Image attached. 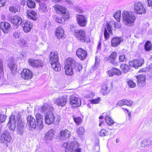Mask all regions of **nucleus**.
I'll list each match as a JSON object with an SVG mask.
<instances>
[{
    "label": "nucleus",
    "mask_w": 152,
    "mask_h": 152,
    "mask_svg": "<svg viewBox=\"0 0 152 152\" xmlns=\"http://www.w3.org/2000/svg\"><path fill=\"white\" fill-rule=\"evenodd\" d=\"M63 146L65 148V152H81L80 144L76 141L64 143Z\"/></svg>",
    "instance_id": "20e7f679"
},
{
    "label": "nucleus",
    "mask_w": 152,
    "mask_h": 152,
    "mask_svg": "<svg viewBox=\"0 0 152 152\" xmlns=\"http://www.w3.org/2000/svg\"><path fill=\"white\" fill-rule=\"evenodd\" d=\"M122 41V39L120 37H115L112 38L111 41V46L115 47L120 44Z\"/></svg>",
    "instance_id": "c85d7f7f"
},
{
    "label": "nucleus",
    "mask_w": 152,
    "mask_h": 152,
    "mask_svg": "<svg viewBox=\"0 0 152 152\" xmlns=\"http://www.w3.org/2000/svg\"><path fill=\"white\" fill-rule=\"evenodd\" d=\"M125 105L131 107L133 104V102L130 100L125 99Z\"/></svg>",
    "instance_id": "09e8293b"
},
{
    "label": "nucleus",
    "mask_w": 152,
    "mask_h": 152,
    "mask_svg": "<svg viewBox=\"0 0 152 152\" xmlns=\"http://www.w3.org/2000/svg\"><path fill=\"white\" fill-rule=\"evenodd\" d=\"M8 66L12 70H14L16 67V65L12 63L11 64H9Z\"/></svg>",
    "instance_id": "bf43d9fd"
},
{
    "label": "nucleus",
    "mask_w": 152,
    "mask_h": 152,
    "mask_svg": "<svg viewBox=\"0 0 152 152\" xmlns=\"http://www.w3.org/2000/svg\"><path fill=\"white\" fill-rule=\"evenodd\" d=\"M21 26L23 28V31L26 33L30 31L32 27V23L26 20L23 21Z\"/></svg>",
    "instance_id": "f3484780"
},
{
    "label": "nucleus",
    "mask_w": 152,
    "mask_h": 152,
    "mask_svg": "<svg viewBox=\"0 0 152 152\" xmlns=\"http://www.w3.org/2000/svg\"><path fill=\"white\" fill-rule=\"evenodd\" d=\"M102 91L104 92V95L107 94L110 91V89L106 85H104L102 86Z\"/></svg>",
    "instance_id": "4c0bfd02"
},
{
    "label": "nucleus",
    "mask_w": 152,
    "mask_h": 152,
    "mask_svg": "<svg viewBox=\"0 0 152 152\" xmlns=\"http://www.w3.org/2000/svg\"><path fill=\"white\" fill-rule=\"evenodd\" d=\"M130 66L129 65L123 64L120 66L122 72L124 73L127 72L130 69Z\"/></svg>",
    "instance_id": "2f4dec72"
},
{
    "label": "nucleus",
    "mask_w": 152,
    "mask_h": 152,
    "mask_svg": "<svg viewBox=\"0 0 152 152\" xmlns=\"http://www.w3.org/2000/svg\"><path fill=\"white\" fill-rule=\"evenodd\" d=\"M18 10L19 8L18 7L16 6H10L9 8V10L10 12L13 13H15L18 12Z\"/></svg>",
    "instance_id": "f704fd0d"
},
{
    "label": "nucleus",
    "mask_w": 152,
    "mask_h": 152,
    "mask_svg": "<svg viewBox=\"0 0 152 152\" xmlns=\"http://www.w3.org/2000/svg\"><path fill=\"white\" fill-rule=\"evenodd\" d=\"M128 84L130 87L134 88L136 86V84L132 80H129L127 81Z\"/></svg>",
    "instance_id": "a18cd8bd"
},
{
    "label": "nucleus",
    "mask_w": 152,
    "mask_h": 152,
    "mask_svg": "<svg viewBox=\"0 0 152 152\" xmlns=\"http://www.w3.org/2000/svg\"><path fill=\"white\" fill-rule=\"evenodd\" d=\"M10 24L7 22H1L0 24V28L3 32L7 33L10 29Z\"/></svg>",
    "instance_id": "bb28decb"
},
{
    "label": "nucleus",
    "mask_w": 152,
    "mask_h": 152,
    "mask_svg": "<svg viewBox=\"0 0 152 152\" xmlns=\"http://www.w3.org/2000/svg\"><path fill=\"white\" fill-rule=\"evenodd\" d=\"M75 69L78 72H80L82 69V66L80 64H76L75 65Z\"/></svg>",
    "instance_id": "49530a36"
},
{
    "label": "nucleus",
    "mask_w": 152,
    "mask_h": 152,
    "mask_svg": "<svg viewBox=\"0 0 152 152\" xmlns=\"http://www.w3.org/2000/svg\"><path fill=\"white\" fill-rule=\"evenodd\" d=\"M105 119L106 122L109 126H111L114 124V121L109 116L106 115Z\"/></svg>",
    "instance_id": "473e14b6"
},
{
    "label": "nucleus",
    "mask_w": 152,
    "mask_h": 152,
    "mask_svg": "<svg viewBox=\"0 0 152 152\" xmlns=\"http://www.w3.org/2000/svg\"><path fill=\"white\" fill-rule=\"evenodd\" d=\"M39 11L41 12H45L47 10V6L45 3L39 4Z\"/></svg>",
    "instance_id": "72a5a7b5"
},
{
    "label": "nucleus",
    "mask_w": 152,
    "mask_h": 152,
    "mask_svg": "<svg viewBox=\"0 0 152 152\" xmlns=\"http://www.w3.org/2000/svg\"><path fill=\"white\" fill-rule=\"evenodd\" d=\"M13 36L15 38H19L20 37V32L19 31H16L13 34Z\"/></svg>",
    "instance_id": "de8ad7c7"
},
{
    "label": "nucleus",
    "mask_w": 152,
    "mask_h": 152,
    "mask_svg": "<svg viewBox=\"0 0 152 152\" xmlns=\"http://www.w3.org/2000/svg\"><path fill=\"white\" fill-rule=\"evenodd\" d=\"M101 42L100 41L98 42V44L97 47V49L98 50H99L101 49Z\"/></svg>",
    "instance_id": "69168bd1"
},
{
    "label": "nucleus",
    "mask_w": 152,
    "mask_h": 152,
    "mask_svg": "<svg viewBox=\"0 0 152 152\" xmlns=\"http://www.w3.org/2000/svg\"><path fill=\"white\" fill-rule=\"evenodd\" d=\"M148 6L152 7V0H148Z\"/></svg>",
    "instance_id": "338daca9"
},
{
    "label": "nucleus",
    "mask_w": 152,
    "mask_h": 152,
    "mask_svg": "<svg viewBox=\"0 0 152 152\" xmlns=\"http://www.w3.org/2000/svg\"><path fill=\"white\" fill-rule=\"evenodd\" d=\"M74 9L78 12L82 13L83 12V10H82L79 7H78L77 6H75L74 7Z\"/></svg>",
    "instance_id": "052dcab7"
},
{
    "label": "nucleus",
    "mask_w": 152,
    "mask_h": 152,
    "mask_svg": "<svg viewBox=\"0 0 152 152\" xmlns=\"http://www.w3.org/2000/svg\"><path fill=\"white\" fill-rule=\"evenodd\" d=\"M10 21L13 24L16 26H18L19 25H21L23 21L20 17L15 15L11 18Z\"/></svg>",
    "instance_id": "b1692460"
},
{
    "label": "nucleus",
    "mask_w": 152,
    "mask_h": 152,
    "mask_svg": "<svg viewBox=\"0 0 152 152\" xmlns=\"http://www.w3.org/2000/svg\"><path fill=\"white\" fill-rule=\"evenodd\" d=\"M107 28L109 32L110 33L112 34V31L111 29L112 26H110V23H107Z\"/></svg>",
    "instance_id": "6e6d98bb"
},
{
    "label": "nucleus",
    "mask_w": 152,
    "mask_h": 152,
    "mask_svg": "<svg viewBox=\"0 0 152 152\" xmlns=\"http://www.w3.org/2000/svg\"><path fill=\"white\" fill-rule=\"evenodd\" d=\"M138 85L140 86L144 87L146 84V78L145 75H140L136 76Z\"/></svg>",
    "instance_id": "5701e85b"
},
{
    "label": "nucleus",
    "mask_w": 152,
    "mask_h": 152,
    "mask_svg": "<svg viewBox=\"0 0 152 152\" xmlns=\"http://www.w3.org/2000/svg\"><path fill=\"white\" fill-rule=\"evenodd\" d=\"M113 23L114 24V27L115 28H120L121 27V25L119 23H116L115 21H112L111 22Z\"/></svg>",
    "instance_id": "680f3d73"
},
{
    "label": "nucleus",
    "mask_w": 152,
    "mask_h": 152,
    "mask_svg": "<svg viewBox=\"0 0 152 152\" xmlns=\"http://www.w3.org/2000/svg\"><path fill=\"white\" fill-rule=\"evenodd\" d=\"M12 121L10 120V121L8 122L7 126L9 128V129L11 130L14 131L16 128V124L15 123L12 122Z\"/></svg>",
    "instance_id": "7c9ffc66"
},
{
    "label": "nucleus",
    "mask_w": 152,
    "mask_h": 152,
    "mask_svg": "<svg viewBox=\"0 0 152 152\" xmlns=\"http://www.w3.org/2000/svg\"><path fill=\"white\" fill-rule=\"evenodd\" d=\"M12 137L8 131H4L1 134L0 138V142L3 143L6 145V147L8 146V143L11 141Z\"/></svg>",
    "instance_id": "6e6552de"
},
{
    "label": "nucleus",
    "mask_w": 152,
    "mask_h": 152,
    "mask_svg": "<svg viewBox=\"0 0 152 152\" xmlns=\"http://www.w3.org/2000/svg\"><path fill=\"white\" fill-rule=\"evenodd\" d=\"M77 132L78 134L82 135L84 133L85 130L83 127H80L79 129H77Z\"/></svg>",
    "instance_id": "79ce46f5"
},
{
    "label": "nucleus",
    "mask_w": 152,
    "mask_h": 152,
    "mask_svg": "<svg viewBox=\"0 0 152 152\" xmlns=\"http://www.w3.org/2000/svg\"><path fill=\"white\" fill-rule=\"evenodd\" d=\"M56 122H57L58 123L60 120V116H59L58 115L56 117Z\"/></svg>",
    "instance_id": "774afa93"
},
{
    "label": "nucleus",
    "mask_w": 152,
    "mask_h": 152,
    "mask_svg": "<svg viewBox=\"0 0 152 152\" xmlns=\"http://www.w3.org/2000/svg\"><path fill=\"white\" fill-rule=\"evenodd\" d=\"M67 101V97L66 96L63 95L58 98H56L53 99L54 104L58 106L64 107Z\"/></svg>",
    "instance_id": "1a4fd4ad"
},
{
    "label": "nucleus",
    "mask_w": 152,
    "mask_h": 152,
    "mask_svg": "<svg viewBox=\"0 0 152 152\" xmlns=\"http://www.w3.org/2000/svg\"><path fill=\"white\" fill-rule=\"evenodd\" d=\"M26 13L28 18L34 20H37L38 15L35 11L31 10H28L27 11Z\"/></svg>",
    "instance_id": "a878e982"
},
{
    "label": "nucleus",
    "mask_w": 152,
    "mask_h": 152,
    "mask_svg": "<svg viewBox=\"0 0 152 152\" xmlns=\"http://www.w3.org/2000/svg\"><path fill=\"white\" fill-rule=\"evenodd\" d=\"M56 131L55 130L51 129L45 135L44 139L46 141H50L54 137Z\"/></svg>",
    "instance_id": "4be33fe9"
},
{
    "label": "nucleus",
    "mask_w": 152,
    "mask_h": 152,
    "mask_svg": "<svg viewBox=\"0 0 152 152\" xmlns=\"http://www.w3.org/2000/svg\"><path fill=\"white\" fill-rule=\"evenodd\" d=\"M66 61L67 64L69 63V64H66L65 66V73L66 75L71 76L73 73L72 66H73L75 65V60L72 58H69L67 59Z\"/></svg>",
    "instance_id": "423d86ee"
},
{
    "label": "nucleus",
    "mask_w": 152,
    "mask_h": 152,
    "mask_svg": "<svg viewBox=\"0 0 152 152\" xmlns=\"http://www.w3.org/2000/svg\"><path fill=\"white\" fill-rule=\"evenodd\" d=\"M73 118L75 122L77 125L80 124L81 123L82 119L80 117H75L74 116H73Z\"/></svg>",
    "instance_id": "ea45409f"
},
{
    "label": "nucleus",
    "mask_w": 152,
    "mask_h": 152,
    "mask_svg": "<svg viewBox=\"0 0 152 152\" xmlns=\"http://www.w3.org/2000/svg\"><path fill=\"white\" fill-rule=\"evenodd\" d=\"M20 45L22 47H25L26 46L27 42L26 40L24 39H21L20 40Z\"/></svg>",
    "instance_id": "864d4df0"
},
{
    "label": "nucleus",
    "mask_w": 152,
    "mask_h": 152,
    "mask_svg": "<svg viewBox=\"0 0 152 152\" xmlns=\"http://www.w3.org/2000/svg\"><path fill=\"white\" fill-rule=\"evenodd\" d=\"M29 64L34 67H42L44 65L43 61L40 60H34L30 59L28 60Z\"/></svg>",
    "instance_id": "2eb2a0df"
},
{
    "label": "nucleus",
    "mask_w": 152,
    "mask_h": 152,
    "mask_svg": "<svg viewBox=\"0 0 152 152\" xmlns=\"http://www.w3.org/2000/svg\"><path fill=\"white\" fill-rule=\"evenodd\" d=\"M117 56V53L116 52H112L109 57L107 58V60L109 61L112 64L115 65H118V62L115 61V60Z\"/></svg>",
    "instance_id": "393cba45"
},
{
    "label": "nucleus",
    "mask_w": 152,
    "mask_h": 152,
    "mask_svg": "<svg viewBox=\"0 0 152 152\" xmlns=\"http://www.w3.org/2000/svg\"><path fill=\"white\" fill-rule=\"evenodd\" d=\"M6 119V116L4 115L0 114V123L4 122Z\"/></svg>",
    "instance_id": "603ef678"
},
{
    "label": "nucleus",
    "mask_w": 152,
    "mask_h": 152,
    "mask_svg": "<svg viewBox=\"0 0 152 152\" xmlns=\"http://www.w3.org/2000/svg\"><path fill=\"white\" fill-rule=\"evenodd\" d=\"M27 124L32 128H36L38 130V126L35 119L31 116L29 115L27 118Z\"/></svg>",
    "instance_id": "dca6fc26"
},
{
    "label": "nucleus",
    "mask_w": 152,
    "mask_h": 152,
    "mask_svg": "<svg viewBox=\"0 0 152 152\" xmlns=\"http://www.w3.org/2000/svg\"><path fill=\"white\" fill-rule=\"evenodd\" d=\"M121 12L120 10L117 11L114 15V17L115 19L120 22L121 20Z\"/></svg>",
    "instance_id": "e433bc0d"
},
{
    "label": "nucleus",
    "mask_w": 152,
    "mask_h": 152,
    "mask_svg": "<svg viewBox=\"0 0 152 152\" xmlns=\"http://www.w3.org/2000/svg\"><path fill=\"white\" fill-rule=\"evenodd\" d=\"M145 49L146 51H148L152 49V47L150 42L148 41L146 42L145 45Z\"/></svg>",
    "instance_id": "c9c22d12"
},
{
    "label": "nucleus",
    "mask_w": 152,
    "mask_h": 152,
    "mask_svg": "<svg viewBox=\"0 0 152 152\" xmlns=\"http://www.w3.org/2000/svg\"><path fill=\"white\" fill-rule=\"evenodd\" d=\"M58 60V53L56 52H51L50 55V62L52 68L56 71H59L61 69V65Z\"/></svg>",
    "instance_id": "39448f33"
},
{
    "label": "nucleus",
    "mask_w": 152,
    "mask_h": 152,
    "mask_svg": "<svg viewBox=\"0 0 152 152\" xmlns=\"http://www.w3.org/2000/svg\"><path fill=\"white\" fill-rule=\"evenodd\" d=\"M67 19L64 18L63 17L62 18L57 16H56L55 17V20L60 23H63L64 22L65 20Z\"/></svg>",
    "instance_id": "a19ab883"
},
{
    "label": "nucleus",
    "mask_w": 152,
    "mask_h": 152,
    "mask_svg": "<svg viewBox=\"0 0 152 152\" xmlns=\"http://www.w3.org/2000/svg\"><path fill=\"white\" fill-rule=\"evenodd\" d=\"M119 60L120 61H126V58L124 55H122L119 56Z\"/></svg>",
    "instance_id": "4d7b16f0"
},
{
    "label": "nucleus",
    "mask_w": 152,
    "mask_h": 152,
    "mask_svg": "<svg viewBox=\"0 0 152 152\" xmlns=\"http://www.w3.org/2000/svg\"><path fill=\"white\" fill-rule=\"evenodd\" d=\"M27 5L30 8H33L35 7V3L32 0H28L27 1Z\"/></svg>",
    "instance_id": "58836bf2"
},
{
    "label": "nucleus",
    "mask_w": 152,
    "mask_h": 152,
    "mask_svg": "<svg viewBox=\"0 0 152 152\" xmlns=\"http://www.w3.org/2000/svg\"><path fill=\"white\" fill-rule=\"evenodd\" d=\"M101 99L100 97H98L95 99H93L90 100L91 103L92 104H98L100 102Z\"/></svg>",
    "instance_id": "37998d69"
},
{
    "label": "nucleus",
    "mask_w": 152,
    "mask_h": 152,
    "mask_svg": "<svg viewBox=\"0 0 152 152\" xmlns=\"http://www.w3.org/2000/svg\"><path fill=\"white\" fill-rule=\"evenodd\" d=\"M144 63V61L142 59H140L139 60H134L132 61L129 62V64L130 66H132L135 69H137Z\"/></svg>",
    "instance_id": "aec40b11"
},
{
    "label": "nucleus",
    "mask_w": 152,
    "mask_h": 152,
    "mask_svg": "<svg viewBox=\"0 0 152 152\" xmlns=\"http://www.w3.org/2000/svg\"><path fill=\"white\" fill-rule=\"evenodd\" d=\"M122 20L125 25L129 26L134 25L136 17L133 12L124 11L122 13Z\"/></svg>",
    "instance_id": "7ed1b4c3"
},
{
    "label": "nucleus",
    "mask_w": 152,
    "mask_h": 152,
    "mask_svg": "<svg viewBox=\"0 0 152 152\" xmlns=\"http://www.w3.org/2000/svg\"><path fill=\"white\" fill-rule=\"evenodd\" d=\"M108 74L110 77H112L114 75V72L113 69H111L110 70L108 71Z\"/></svg>",
    "instance_id": "e2e57ef3"
},
{
    "label": "nucleus",
    "mask_w": 152,
    "mask_h": 152,
    "mask_svg": "<svg viewBox=\"0 0 152 152\" xmlns=\"http://www.w3.org/2000/svg\"><path fill=\"white\" fill-rule=\"evenodd\" d=\"M134 10L137 14H142L145 13V10L143 5L140 1L136 2L134 5Z\"/></svg>",
    "instance_id": "9b49d317"
},
{
    "label": "nucleus",
    "mask_w": 152,
    "mask_h": 152,
    "mask_svg": "<svg viewBox=\"0 0 152 152\" xmlns=\"http://www.w3.org/2000/svg\"><path fill=\"white\" fill-rule=\"evenodd\" d=\"M56 35L58 39L62 38L64 37V30L62 27H59L57 28L56 30Z\"/></svg>",
    "instance_id": "cd10ccee"
},
{
    "label": "nucleus",
    "mask_w": 152,
    "mask_h": 152,
    "mask_svg": "<svg viewBox=\"0 0 152 152\" xmlns=\"http://www.w3.org/2000/svg\"><path fill=\"white\" fill-rule=\"evenodd\" d=\"M35 118L37 123V126H38V130H41L43 127L42 123L43 117L39 113H37L35 115Z\"/></svg>",
    "instance_id": "a211bd4d"
},
{
    "label": "nucleus",
    "mask_w": 152,
    "mask_h": 152,
    "mask_svg": "<svg viewBox=\"0 0 152 152\" xmlns=\"http://www.w3.org/2000/svg\"><path fill=\"white\" fill-rule=\"evenodd\" d=\"M125 99H122L118 102L117 105L118 106H123L125 105Z\"/></svg>",
    "instance_id": "5fc2aeb1"
},
{
    "label": "nucleus",
    "mask_w": 152,
    "mask_h": 152,
    "mask_svg": "<svg viewBox=\"0 0 152 152\" xmlns=\"http://www.w3.org/2000/svg\"><path fill=\"white\" fill-rule=\"evenodd\" d=\"M99 135L100 136H104L108 135V133L104 129H102L100 132Z\"/></svg>",
    "instance_id": "c03bdc74"
},
{
    "label": "nucleus",
    "mask_w": 152,
    "mask_h": 152,
    "mask_svg": "<svg viewBox=\"0 0 152 152\" xmlns=\"http://www.w3.org/2000/svg\"><path fill=\"white\" fill-rule=\"evenodd\" d=\"M70 104L74 107H78L81 104V101L79 98L76 97L75 95H72L69 98Z\"/></svg>",
    "instance_id": "f8f14e48"
},
{
    "label": "nucleus",
    "mask_w": 152,
    "mask_h": 152,
    "mask_svg": "<svg viewBox=\"0 0 152 152\" xmlns=\"http://www.w3.org/2000/svg\"><path fill=\"white\" fill-rule=\"evenodd\" d=\"M76 54L79 58L83 60L86 58L87 53L86 50L79 48L77 50Z\"/></svg>",
    "instance_id": "412c9836"
},
{
    "label": "nucleus",
    "mask_w": 152,
    "mask_h": 152,
    "mask_svg": "<svg viewBox=\"0 0 152 152\" xmlns=\"http://www.w3.org/2000/svg\"><path fill=\"white\" fill-rule=\"evenodd\" d=\"M114 74L116 75H120L121 74V72L118 69L116 68H113Z\"/></svg>",
    "instance_id": "8fccbe9b"
},
{
    "label": "nucleus",
    "mask_w": 152,
    "mask_h": 152,
    "mask_svg": "<svg viewBox=\"0 0 152 152\" xmlns=\"http://www.w3.org/2000/svg\"><path fill=\"white\" fill-rule=\"evenodd\" d=\"M151 145V141L145 139L140 143V145L143 147H146Z\"/></svg>",
    "instance_id": "c756f323"
},
{
    "label": "nucleus",
    "mask_w": 152,
    "mask_h": 152,
    "mask_svg": "<svg viewBox=\"0 0 152 152\" xmlns=\"http://www.w3.org/2000/svg\"><path fill=\"white\" fill-rule=\"evenodd\" d=\"M10 120L16 124L18 133L22 135L25 124L21 115L18 113L14 114L10 117Z\"/></svg>",
    "instance_id": "f03ea898"
},
{
    "label": "nucleus",
    "mask_w": 152,
    "mask_h": 152,
    "mask_svg": "<svg viewBox=\"0 0 152 152\" xmlns=\"http://www.w3.org/2000/svg\"><path fill=\"white\" fill-rule=\"evenodd\" d=\"M148 69L147 68H145L142 69L139 71V72H145L148 70Z\"/></svg>",
    "instance_id": "0e129e2a"
},
{
    "label": "nucleus",
    "mask_w": 152,
    "mask_h": 152,
    "mask_svg": "<svg viewBox=\"0 0 152 152\" xmlns=\"http://www.w3.org/2000/svg\"><path fill=\"white\" fill-rule=\"evenodd\" d=\"M21 74L22 78L25 80H30L33 76L32 71L26 69H23Z\"/></svg>",
    "instance_id": "ddd939ff"
},
{
    "label": "nucleus",
    "mask_w": 152,
    "mask_h": 152,
    "mask_svg": "<svg viewBox=\"0 0 152 152\" xmlns=\"http://www.w3.org/2000/svg\"><path fill=\"white\" fill-rule=\"evenodd\" d=\"M6 3V0H0V7H4Z\"/></svg>",
    "instance_id": "13d9d810"
},
{
    "label": "nucleus",
    "mask_w": 152,
    "mask_h": 152,
    "mask_svg": "<svg viewBox=\"0 0 152 152\" xmlns=\"http://www.w3.org/2000/svg\"><path fill=\"white\" fill-rule=\"evenodd\" d=\"M53 7L56 13L62 14L64 18L68 19L69 18V13L66 11V9L64 7L59 4H56Z\"/></svg>",
    "instance_id": "0eeeda50"
},
{
    "label": "nucleus",
    "mask_w": 152,
    "mask_h": 152,
    "mask_svg": "<svg viewBox=\"0 0 152 152\" xmlns=\"http://www.w3.org/2000/svg\"><path fill=\"white\" fill-rule=\"evenodd\" d=\"M76 19L78 24L81 26L85 27L86 25L87 19L86 18L82 15H77Z\"/></svg>",
    "instance_id": "4468645a"
},
{
    "label": "nucleus",
    "mask_w": 152,
    "mask_h": 152,
    "mask_svg": "<svg viewBox=\"0 0 152 152\" xmlns=\"http://www.w3.org/2000/svg\"><path fill=\"white\" fill-rule=\"evenodd\" d=\"M41 109L42 112H45L44 115L45 123L49 125L53 124L55 121L53 108L45 104L41 107Z\"/></svg>",
    "instance_id": "f257e3e1"
},
{
    "label": "nucleus",
    "mask_w": 152,
    "mask_h": 152,
    "mask_svg": "<svg viewBox=\"0 0 152 152\" xmlns=\"http://www.w3.org/2000/svg\"><path fill=\"white\" fill-rule=\"evenodd\" d=\"M60 136L59 138L60 140H65L68 139L71 136V132L67 129L61 130L59 132Z\"/></svg>",
    "instance_id": "6ab92c4d"
},
{
    "label": "nucleus",
    "mask_w": 152,
    "mask_h": 152,
    "mask_svg": "<svg viewBox=\"0 0 152 152\" xmlns=\"http://www.w3.org/2000/svg\"><path fill=\"white\" fill-rule=\"evenodd\" d=\"M75 37L77 39L82 42H84L87 39L86 33L83 30H76L75 32Z\"/></svg>",
    "instance_id": "9d476101"
},
{
    "label": "nucleus",
    "mask_w": 152,
    "mask_h": 152,
    "mask_svg": "<svg viewBox=\"0 0 152 152\" xmlns=\"http://www.w3.org/2000/svg\"><path fill=\"white\" fill-rule=\"evenodd\" d=\"M104 35L105 40L107 39L110 37L109 35L107 32V28L106 27L105 28L104 32Z\"/></svg>",
    "instance_id": "3c124183"
}]
</instances>
